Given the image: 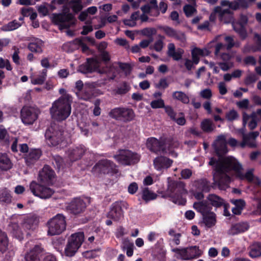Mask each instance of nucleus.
<instances>
[{"mask_svg":"<svg viewBox=\"0 0 261 261\" xmlns=\"http://www.w3.org/2000/svg\"><path fill=\"white\" fill-rule=\"evenodd\" d=\"M234 158L227 157L222 161L211 158L208 164L214 166L213 184L217 186L220 190H225L228 187L231 178L228 173L231 171Z\"/></svg>","mask_w":261,"mask_h":261,"instance_id":"nucleus-1","label":"nucleus"},{"mask_svg":"<svg viewBox=\"0 0 261 261\" xmlns=\"http://www.w3.org/2000/svg\"><path fill=\"white\" fill-rule=\"evenodd\" d=\"M71 110L70 97L69 95H65L53 102L50 113L53 119L62 121L69 117Z\"/></svg>","mask_w":261,"mask_h":261,"instance_id":"nucleus-2","label":"nucleus"},{"mask_svg":"<svg viewBox=\"0 0 261 261\" xmlns=\"http://www.w3.org/2000/svg\"><path fill=\"white\" fill-rule=\"evenodd\" d=\"M64 131L62 126L52 123L47 128L44 134L46 143L49 146H61L65 141Z\"/></svg>","mask_w":261,"mask_h":261,"instance_id":"nucleus-3","label":"nucleus"},{"mask_svg":"<svg viewBox=\"0 0 261 261\" xmlns=\"http://www.w3.org/2000/svg\"><path fill=\"white\" fill-rule=\"evenodd\" d=\"M193 207L202 215L203 222L206 227L211 228L215 225L216 215L212 212V207L207 201L195 202L194 203Z\"/></svg>","mask_w":261,"mask_h":261,"instance_id":"nucleus-4","label":"nucleus"},{"mask_svg":"<svg viewBox=\"0 0 261 261\" xmlns=\"http://www.w3.org/2000/svg\"><path fill=\"white\" fill-rule=\"evenodd\" d=\"M185 187V184L180 181L173 180L169 183L167 191L174 203L185 204L186 200L182 198V195L187 193Z\"/></svg>","mask_w":261,"mask_h":261,"instance_id":"nucleus-5","label":"nucleus"},{"mask_svg":"<svg viewBox=\"0 0 261 261\" xmlns=\"http://www.w3.org/2000/svg\"><path fill=\"white\" fill-rule=\"evenodd\" d=\"M47 234L53 236L61 234L66 227V217L62 214H58L50 219L47 223Z\"/></svg>","mask_w":261,"mask_h":261,"instance_id":"nucleus-6","label":"nucleus"},{"mask_svg":"<svg viewBox=\"0 0 261 261\" xmlns=\"http://www.w3.org/2000/svg\"><path fill=\"white\" fill-rule=\"evenodd\" d=\"M172 251L175 253V256L177 259L182 260H189L197 258L201 256L202 251L197 246H192L185 248H175Z\"/></svg>","mask_w":261,"mask_h":261,"instance_id":"nucleus-7","label":"nucleus"},{"mask_svg":"<svg viewBox=\"0 0 261 261\" xmlns=\"http://www.w3.org/2000/svg\"><path fill=\"white\" fill-rule=\"evenodd\" d=\"M85 236L83 232L74 233L69 238L68 243L65 248L66 256L72 257L74 256L84 241Z\"/></svg>","mask_w":261,"mask_h":261,"instance_id":"nucleus-8","label":"nucleus"},{"mask_svg":"<svg viewBox=\"0 0 261 261\" xmlns=\"http://www.w3.org/2000/svg\"><path fill=\"white\" fill-rule=\"evenodd\" d=\"M114 158L119 163L124 166H129L138 163L140 160L141 156L129 150L120 149L118 154L115 155Z\"/></svg>","mask_w":261,"mask_h":261,"instance_id":"nucleus-9","label":"nucleus"},{"mask_svg":"<svg viewBox=\"0 0 261 261\" xmlns=\"http://www.w3.org/2000/svg\"><path fill=\"white\" fill-rule=\"evenodd\" d=\"M109 115L113 119L124 122L133 120L135 116L132 109L125 107L115 108L109 112Z\"/></svg>","mask_w":261,"mask_h":261,"instance_id":"nucleus-10","label":"nucleus"},{"mask_svg":"<svg viewBox=\"0 0 261 261\" xmlns=\"http://www.w3.org/2000/svg\"><path fill=\"white\" fill-rule=\"evenodd\" d=\"M92 172L95 174H116L118 172L117 166L112 161L108 159L99 160L93 166Z\"/></svg>","mask_w":261,"mask_h":261,"instance_id":"nucleus-11","label":"nucleus"},{"mask_svg":"<svg viewBox=\"0 0 261 261\" xmlns=\"http://www.w3.org/2000/svg\"><path fill=\"white\" fill-rule=\"evenodd\" d=\"M40 113L36 107L24 106L20 111V118L25 125H32L38 119Z\"/></svg>","mask_w":261,"mask_h":261,"instance_id":"nucleus-12","label":"nucleus"},{"mask_svg":"<svg viewBox=\"0 0 261 261\" xmlns=\"http://www.w3.org/2000/svg\"><path fill=\"white\" fill-rule=\"evenodd\" d=\"M74 17L69 12L54 13L52 21L54 24L59 25L61 29H68L71 24H74Z\"/></svg>","mask_w":261,"mask_h":261,"instance_id":"nucleus-13","label":"nucleus"},{"mask_svg":"<svg viewBox=\"0 0 261 261\" xmlns=\"http://www.w3.org/2000/svg\"><path fill=\"white\" fill-rule=\"evenodd\" d=\"M30 189L34 195L41 199L49 198L54 193V191L52 189L38 184L35 181L31 182Z\"/></svg>","mask_w":261,"mask_h":261,"instance_id":"nucleus-14","label":"nucleus"},{"mask_svg":"<svg viewBox=\"0 0 261 261\" xmlns=\"http://www.w3.org/2000/svg\"><path fill=\"white\" fill-rule=\"evenodd\" d=\"M146 145L150 151L156 154L161 152L165 153L167 152L165 139L158 140L155 138L151 137L147 139Z\"/></svg>","mask_w":261,"mask_h":261,"instance_id":"nucleus-15","label":"nucleus"},{"mask_svg":"<svg viewBox=\"0 0 261 261\" xmlns=\"http://www.w3.org/2000/svg\"><path fill=\"white\" fill-rule=\"evenodd\" d=\"M231 170L235 172L236 177L240 180L247 179L249 182H251L253 180V170H249L244 174L242 172L243 167L242 165L236 159H234L231 167Z\"/></svg>","mask_w":261,"mask_h":261,"instance_id":"nucleus-16","label":"nucleus"},{"mask_svg":"<svg viewBox=\"0 0 261 261\" xmlns=\"http://www.w3.org/2000/svg\"><path fill=\"white\" fill-rule=\"evenodd\" d=\"M86 207V203L83 199L75 198L68 204L67 208L71 214L79 216L85 212Z\"/></svg>","mask_w":261,"mask_h":261,"instance_id":"nucleus-17","label":"nucleus"},{"mask_svg":"<svg viewBox=\"0 0 261 261\" xmlns=\"http://www.w3.org/2000/svg\"><path fill=\"white\" fill-rule=\"evenodd\" d=\"M219 14V18L221 21L224 23H229L232 18V13L229 9L223 10L220 6L216 7L213 12H212L210 17L209 19L211 21H214L216 20V14Z\"/></svg>","mask_w":261,"mask_h":261,"instance_id":"nucleus-18","label":"nucleus"},{"mask_svg":"<svg viewBox=\"0 0 261 261\" xmlns=\"http://www.w3.org/2000/svg\"><path fill=\"white\" fill-rule=\"evenodd\" d=\"M122 201H117L113 203L110 206V211L107 214V218L118 222L123 217V211L122 208Z\"/></svg>","mask_w":261,"mask_h":261,"instance_id":"nucleus-19","label":"nucleus"},{"mask_svg":"<svg viewBox=\"0 0 261 261\" xmlns=\"http://www.w3.org/2000/svg\"><path fill=\"white\" fill-rule=\"evenodd\" d=\"M45 250L41 244L34 245L25 254V261H41L40 257L45 253Z\"/></svg>","mask_w":261,"mask_h":261,"instance_id":"nucleus-20","label":"nucleus"},{"mask_svg":"<svg viewBox=\"0 0 261 261\" xmlns=\"http://www.w3.org/2000/svg\"><path fill=\"white\" fill-rule=\"evenodd\" d=\"M98 68V63L97 60L93 58H89L86 59L85 62L79 66L77 71L87 74L96 71Z\"/></svg>","mask_w":261,"mask_h":261,"instance_id":"nucleus-21","label":"nucleus"},{"mask_svg":"<svg viewBox=\"0 0 261 261\" xmlns=\"http://www.w3.org/2000/svg\"><path fill=\"white\" fill-rule=\"evenodd\" d=\"M55 175V171L49 165H45L39 171L38 179L42 183L49 184L52 181Z\"/></svg>","mask_w":261,"mask_h":261,"instance_id":"nucleus-22","label":"nucleus"},{"mask_svg":"<svg viewBox=\"0 0 261 261\" xmlns=\"http://www.w3.org/2000/svg\"><path fill=\"white\" fill-rule=\"evenodd\" d=\"M86 150V148L83 145L70 148L67 151L68 157L72 162L76 161L82 158Z\"/></svg>","mask_w":261,"mask_h":261,"instance_id":"nucleus-23","label":"nucleus"},{"mask_svg":"<svg viewBox=\"0 0 261 261\" xmlns=\"http://www.w3.org/2000/svg\"><path fill=\"white\" fill-rule=\"evenodd\" d=\"M39 219L34 215H28L24 217L21 222V226L25 231H33L37 227Z\"/></svg>","mask_w":261,"mask_h":261,"instance_id":"nucleus-24","label":"nucleus"},{"mask_svg":"<svg viewBox=\"0 0 261 261\" xmlns=\"http://www.w3.org/2000/svg\"><path fill=\"white\" fill-rule=\"evenodd\" d=\"M213 147L218 155L225 153L227 150L225 136L223 135L218 136L213 144Z\"/></svg>","mask_w":261,"mask_h":261,"instance_id":"nucleus-25","label":"nucleus"},{"mask_svg":"<svg viewBox=\"0 0 261 261\" xmlns=\"http://www.w3.org/2000/svg\"><path fill=\"white\" fill-rule=\"evenodd\" d=\"M173 163V160L164 156H159L153 160V165L155 169L161 171L170 168Z\"/></svg>","mask_w":261,"mask_h":261,"instance_id":"nucleus-26","label":"nucleus"},{"mask_svg":"<svg viewBox=\"0 0 261 261\" xmlns=\"http://www.w3.org/2000/svg\"><path fill=\"white\" fill-rule=\"evenodd\" d=\"M42 151L39 149H31L24 158L27 166H32L39 159Z\"/></svg>","mask_w":261,"mask_h":261,"instance_id":"nucleus-27","label":"nucleus"},{"mask_svg":"<svg viewBox=\"0 0 261 261\" xmlns=\"http://www.w3.org/2000/svg\"><path fill=\"white\" fill-rule=\"evenodd\" d=\"M94 91V87L93 84L86 83L84 89L77 96L82 99L89 100L93 97Z\"/></svg>","mask_w":261,"mask_h":261,"instance_id":"nucleus-28","label":"nucleus"},{"mask_svg":"<svg viewBox=\"0 0 261 261\" xmlns=\"http://www.w3.org/2000/svg\"><path fill=\"white\" fill-rule=\"evenodd\" d=\"M44 42L40 39L35 38L28 44V49L32 53L41 54L43 53Z\"/></svg>","mask_w":261,"mask_h":261,"instance_id":"nucleus-29","label":"nucleus"},{"mask_svg":"<svg viewBox=\"0 0 261 261\" xmlns=\"http://www.w3.org/2000/svg\"><path fill=\"white\" fill-rule=\"evenodd\" d=\"M184 50L180 48H178L175 50V45L172 43H169L168 45L167 55L169 57L172 58L175 61H179L181 59Z\"/></svg>","mask_w":261,"mask_h":261,"instance_id":"nucleus-30","label":"nucleus"},{"mask_svg":"<svg viewBox=\"0 0 261 261\" xmlns=\"http://www.w3.org/2000/svg\"><path fill=\"white\" fill-rule=\"evenodd\" d=\"M160 29L169 37L173 38L179 41H182L185 39V35L183 33L177 32L171 27L163 26Z\"/></svg>","mask_w":261,"mask_h":261,"instance_id":"nucleus-31","label":"nucleus"},{"mask_svg":"<svg viewBox=\"0 0 261 261\" xmlns=\"http://www.w3.org/2000/svg\"><path fill=\"white\" fill-rule=\"evenodd\" d=\"M8 230L14 238L19 241L23 240V234L17 223L11 222L8 226Z\"/></svg>","mask_w":261,"mask_h":261,"instance_id":"nucleus-32","label":"nucleus"},{"mask_svg":"<svg viewBox=\"0 0 261 261\" xmlns=\"http://www.w3.org/2000/svg\"><path fill=\"white\" fill-rule=\"evenodd\" d=\"M249 226L246 222H241L232 225L229 230V233L231 235H236L247 230Z\"/></svg>","mask_w":261,"mask_h":261,"instance_id":"nucleus-33","label":"nucleus"},{"mask_svg":"<svg viewBox=\"0 0 261 261\" xmlns=\"http://www.w3.org/2000/svg\"><path fill=\"white\" fill-rule=\"evenodd\" d=\"M207 200L210 202V205L216 207H220L225 203L223 198L216 194H210L207 197Z\"/></svg>","mask_w":261,"mask_h":261,"instance_id":"nucleus-34","label":"nucleus"},{"mask_svg":"<svg viewBox=\"0 0 261 261\" xmlns=\"http://www.w3.org/2000/svg\"><path fill=\"white\" fill-rule=\"evenodd\" d=\"M141 194L142 200L144 201L146 203H147L150 201L155 199L158 197V195L149 190L148 188H143Z\"/></svg>","mask_w":261,"mask_h":261,"instance_id":"nucleus-35","label":"nucleus"},{"mask_svg":"<svg viewBox=\"0 0 261 261\" xmlns=\"http://www.w3.org/2000/svg\"><path fill=\"white\" fill-rule=\"evenodd\" d=\"M12 167V163L6 153L0 152V169L7 171Z\"/></svg>","mask_w":261,"mask_h":261,"instance_id":"nucleus-36","label":"nucleus"},{"mask_svg":"<svg viewBox=\"0 0 261 261\" xmlns=\"http://www.w3.org/2000/svg\"><path fill=\"white\" fill-rule=\"evenodd\" d=\"M172 97L174 99L180 101L185 104H188L190 102L189 96L185 93L180 91L173 92Z\"/></svg>","mask_w":261,"mask_h":261,"instance_id":"nucleus-37","label":"nucleus"},{"mask_svg":"<svg viewBox=\"0 0 261 261\" xmlns=\"http://www.w3.org/2000/svg\"><path fill=\"white\" fill-rule=\"evenodd\" d=\"M8 238L4 231L0 229V252H5L8 249Z\"/></svg>","mask_w":261,"mask_h":261,"instance_id":"nucleus-38","label":"nucleus"},{"mask_svg":"<svg viewBox=\"0 0 261 261\" xmlns=\"http://www.w3.org/2000/svg\"><path fill=\"white\" fill-rule=\"evenodd\" d=\"M151 255L154 260L166 261V252L161 248L153 250Z\"/></svg>","mask_w":261,"mask_h":261,"instance_id":"nucleus-39","label":"nucleus"},{"mask_svg":"<svg viewBox=\"0 0 261 261\" xmlns=\"http://www.w3.org/2000/svg\"><path fill=\"white\" fill-rule=\"evenodd\" d=\"M12 196L10 192L5 189H0V203L9 204L11 202Z\"/></svg>","mask_w":261,"mask_h":261,"instance_id":"nucleus-40","label":"nucleus"},{"mask_svg":"<svg viewBox=\"0 0 261 261\" xmlns=\"http://www.w3.org/2000/svg\"><path fill=\"white\" fill-rule=\"evenodd\" d=\"M21 26V23L18 22L16 20H14L3 25L1 30L4 32L14 31Z\"/></svg>","mask_w":261,"mask_h":261,"instance_id":"nucleus-41","label":"nucleus"},{"mask_svg":"<svg viewBox=\"0 0 261 261\" xmlns=\"http://www.w3.org/2000/svg\"><path fill=\"white\" fill-rule=\"evenodd\" d=\"M249 255L251 258L261 256V243H256L251 247Z\"/></svg>","mask_w":261,"mask_h":261,"instance_id":"nucleus-42","label":"nucleus"},{"mask_svg":"<svg viewBox=\"0 0 261 261\" xmlns=\"http://www.w3.org/2000/svg\"><path fill=\"white\" fill-rule=\"evenodd\" d=\"M191 55L194 64L197 65L200 60L199 56H203V50L199 48L195 47L192 50Z\"/></svg>","mask_w":261,"mask_h":261,"instance_id":"nucleus-43","label":"nucleus"},{"mask_svg":"<svg viewBox=\"0 0 261 261\" xmlns=\"http://www.w3.org/2000/svg\"><path fill=\"white\" fill-rule=\"evenodd\" d=\"M201 127L203 131L205 133H210L214 130L213 122L208 119H205L201 122Z\"/></svg>","mask_w":261,"mask_h":261,"instance_id":"nucleus-44","label":"nucleus"},{"mask_svg":"<svg viewBox=\"0 0 261 261\" xmlns=\"http://www.w3.org/2000/svg\"><path fill=\"white\" fill-rule=\"evenodd\" d=\"M130 87L126 82H123L120 87L116 89V93L118 95H124L130 89Z\"/></svg>","mask_w":261,"mask_h":261,"instance_id":"nucleus-45","label":"nucleus"},{"mask_svg":"<svg viewBox=\"0 0 261 261\" xmlns=\"http://www.w3.org/2000/svg\"><path fill=\"white\" fill-rule=\"evenodd\" d=\"M139 17V11H136L132 14L130 19L124 20V23L126 25L134 27L136 24L135 21L138 19Z\"/></svg>","mask_w":261,"mask_h":261,"instance_id":"nucleus-46","label":"nucleus"},{"mask_svg":"<svg viewBox=\"0 0 261 261\" xmlns=\"http://www.w3.org/2000/svg\"><path fill=\"white\" fill-rule=\"evenodd\" d=\"M183 11L187 17H190L197 12L196 9L190 4H186L183 8Z\"/></svg>","mask_w":261,"mask_h":261,"instance_id":"nucleus-47","label":"nucleus"},{"mask_svg":"<svg viewBox=\"0 0 261 261\" xmlns=\"http://www.w3.org/2000/svg\"><path fill=\"white\" fill-rule=\"evenodd\" d=\"M71 8L73 12L74 13H78L80 12L83 8V6L82 5V2H73L70 1L69 3Z\"/></svg>","mask_w":261,"mask_h":261,"instance_id":"nucleus-48","label":"nucleus"},{"mask_svg":"<svg viewBox=\"0 0 261 261\" xmlns=\"http://www.w3.org/2000/svg\"><path fill=\"white\" fill-rule=\"evenodd\" d=\"M143 36L148 37L149 39L152 38V36L156 33V30L154 28H146L141 31Z\"/></svg>","mask_w":261,"mask_h":261,"instance_id":"nucleus-49","label":"nucleus"},{"mask_svg":"<svg viewBox=\"0 0 261 261\" xmlns=\"http://www.w3.org/2000/svg\"><path fill=\"white\" fill-rule=\"evenodd\" d=\"M258 79L257 75L254 73L248 74L244 79V82L245 85L249 86L254 84Z\"/></svg>","mask_w":261,"mask_h":261,"instance_id":"nucleus-50","label":"nucleus"},{"mask_svg":"<svg viewBox=\"0 0 261 261\" xmlns=\"http://www.w3.org/2000/svg\"><path fill=\"white\" fill-rule=\"evenodd\" d=\"M134 245L132 242H126L123 246V250H126V255L128 257H131L134 253Z\"/></svg>","mask_w":261,"mask_h":261,"instance_id":"nucleus-51","label":"nucleus"},{"mask_svg":"<svg viewBox=\"0 0 261 261\" xmlns=\"http://www.w3.org/2000/svg\"><path fill=\"white\" fill-rule=\"evenodd\" d=\"M150 106L152 109L165 108V105L163 99L162 98L152 100L150 103Z\"/></svg>","mask_w":261,"mask_h":261,"instance_id":"nucleus-52","label":"nucleus"},{"mask_svg":"<svg viewBox=\"0 0 261 261\" xmlns=\"http://www.w3.org/2000/svg\"><path fill=\"white\" fill-rule=\"evenodd\" d=\"M169 83L168 82L167 79L163 77L159 80V83L155 85V87L159 89L165 90L169 87Z\"/></svg>","mask_w":261,"mask_h":261,"instance_id":"nucleus-53","label":"nucleus"},{"mask_svg":"<svg viewBox=\"0 0 261 261\" xmlns=\"http://www.w3.org/2000/svg\"><path fill=\"white\" fill-rule=\"evenodd\" d=\"M226 118L229 121H232L238 118L239 115L234 110H231L226 114Z\"/></svg>","mask_w":261,"mask_h":261,"instance_id":"nucleus-54","label":"nucleus"},{"mask_svg":"<svg viewBox=\"0 0 261 261\" xmlns=\"http://www.w3.org/2000/svg\"><path fill=\"white\" fill-rule=\"evenodd\" d=\"M164 109L166 113L172 120L175 119L176 113L171 106H166Z\"/></svg>","mask_w":261,"mask_h":261,"instance_id":"nucleus-55","label":"nucleus"},{"mask_svg":"<svg viewBox=\"0 0 261 261\" xmlns=\"http://www.w3.org/2000/svg\"><path fill=\"white\" fill-rule=\"evenodd\" d=\"M200 186L202 192L205 193L208 192L211 188L210 185V182L208 181L206 179H202L200 182Z\"/></svg>","mask_w":261,"mask_h":261,"instance_id":"nucleus-56","label":"nucleus"},{"mask_svg":"<svg viewBox=\"0 0 261 261\" xmlns=\"http://www.w3.org/2000/svg\"><path fill=\"white\" fill-rule=\"evenodd\" d=\"M259 136V132L257 131L252 132L248 134H243L244 141H248L250 139H255Z\"/></svg>","mask_w":261,"mask_h":261,"instance_id":"nucleus-57","label":"nucleus"},{"mask_svg":"<svg viewBox=\"0 0 261 261\" xmlns=\"http://www.w3.org/2000/svg\"><path fill=\"white\" fill-rule=\"evenodd\" d=\"M224 41L226 43L225 46L227 49H230L234 46V42L232 37L230 36H225Z\"/></svg>","mask_w":261,"mask_h":261,"instance_id":"nucleus-58","label":"nucleus"},{"mask_svg":"<svg viewBox=\"0 0 261 261\" xmlns=\"http://www.w3.org/2000/svg\"><path fill=\"white\" fill-rule=\"evenodd\" d=\"M237 106L241 109H248L249 105V101L248 99H244L236 103Z\"/></svg>","mask_w":261,"mask_h":261,"instance_id":"nucleus-59","label":"nucleus"},{"mask_svg":"<svg viewBox=\"0 0 261 261\" xmlns=\"http://www.w3.org/2000/svg\"><path fill=\"white\" fill-rule=\"evenodd\" d=\"M150 6L152 9H154L155 12L154 14H151L152 16H158L160 14V12L159 11V7L158 6V2L157 0H150L149 1Z\"/></svg>","mask_w":261,"mask_h":261,"instance_id":"nucleus-60","label":"nucleus"},{"mask_svg":"<svg viewBox=\"0 0 261 261\" xmlns=\"http://www.w3.org/2000/svg\"><path fill=\"white\" fill-rule=\"evenodd\" d=\"M14 52L12 55V60L16 64H20V57L19 56V49L18 48H16L15 46H14Z\"/></svg>","mask_w":261,"mask_h":261,"instance_id":"nucleus-61","label":"nucleus"},{"mask_svg":"<svg viewBox=\"0 0 261 261\" xmlns=\"http://www.w3.org/2000/svg\"><path fill=\"white\" fill-rule=\"evenodd\" d=\"M119 67L126 73H129L132 70V67L129 64L126 63L119 62Z\"/></svg>","mask_w":261,"mask_h":261,"instance_id":"nucleus-62","label":"nucleus"},{"mask_svg":"<svg viewBox=\"0 0 261 261\" xmlns=\"http://www.w3.org/2000/svg\"><path fill=\"white\" fill-rule=\"evenodd\" d=\"M115 43L120 46L124 47L126 49L129 47L128 42L125 39L121 38H117L115 40Z\"/></svg>","mask_w":261,"mask_h":261,"instance_id":"nucleus-63","label":"nucleus"},{"mask_svg":"<svg viewBox=\"0 0 261 261\" xmlns=\"http://www.w3.org/2000/svg\"><path fill=\"white\" fill-rule=\"evenodd\" d=\"M232 203L234 204L235 206L240 208L242 210H243L244 207L246 205L245 201L243 199H236L231 201Z\"/></svg>","mask_w":261,"mask_h":261,"instance_id":"nucleus-64","label":"nucleus"}]
</instances>
